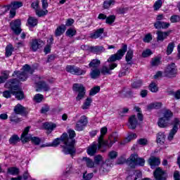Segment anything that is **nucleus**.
<instances>
[{
    "mask_svg": "<svg viewBox=\"0 0 180 180\" xmlns=\"http://www.w3.org/2000/svg\"><path fill=\"white\" fill-rule=\"evenodd\" d=\"M68 134L63 133L61 136V141L63 143L62 148L65 154H70V155H72V154H75V147H74L75 144V139H74L76 136L75 131L69 129Z\"/></svg>",
    "mask_w": 180,
    "mask_h": 180,
    "instance_id": "nucleus-1",
    "label": "nucleus"
},
{
    "mask_svg": "<svg viewBox=\"0 0 180 180\" xmlns=\"http://www.w3.org/2000/svg\"><path fill=\"white\" fill-rule=\"evenodd\" d=\"M101 135L98 138V150H101L102 147H108L110 148V147L115 144V142L117 141L119 135L116 132H113L109 137L110 143L108 141H103V136L108 133V128L105 127L101 129Z\"/></svg>",
    "mask_w": 180,
    "mask_h": 180,
    "instance_id": "nucleus-2",
    "label": "nucleus"
},
{
    "mask_svg": "<svg viewBox=\"0 0 180 180\" xmlns=\"http://www.w3.org/2000/svg\"><path fill=\"white\" fill-rule=\"evenodd\" d=\"M174 116L172 112L169 110H165L162 112V116L158 120V125L161 129H167L172 124L171 123V118Z\"/></svg>",
    "mask_w": 180,
    "mask_h": 180,
    "instance_id": "nucleus-3",
    "label": "nucleus"
},
{
    "mask_svg": "<svg viewBox=\"0 0 180 180\" xmlns=\"http://www.w3.org/2000/svg\"><path fill=\"white\" fill-rule=\"evenodd\" d=\"M34 72V70L30 68V65L26 64L22 68V72L20 71H14L13 77H17L19 81H26L29 75H32Z\"/></svg>",
    "mask_w": 180,
    "mask_h": 180,
    "instance_id": "nucleus-4",
    "label": "nucleus"
},
{
    "mask_svg": "<svg viewBox=\"0 0 180 180\" xmlns=\"http://www.w3.org/2000/svg\"><path fill=\"white\" fill-rule=\"evenodd\" d=\"M29 131H30V127H25L20 137L22 143H27L28 141H32V144L39 146V144H40L41 142L40 138L29 135Z\"/></svg>",
    "mask_w": 180,
    "mask_h": 180,
    "instance_id": "nucleus-5",
    "label": "nucleus"
},
{
    "mask_svg": "<svg viewBox=\"0 0 180 180\" xmlns=\"http://www.w3.org/2000/svg\"><path fill=\"white\" fill-rule=\"evenodd\" d=\"M128 164L130 168H136V165L144 167L146 160L143 158H139V155H137V153H134L128 158Z\"/></svg>",
    "mask_w": 180,
    "mask_h": 180,
    "instance_id": "nucleus-6",
    "label": "nucleus"
},
{
    "mask_svg": "<svg viewBox=\"0 0 180 180\" xmlns=\"http://www.w3.org/2000/svg\"><path fill=\"white\" fill-rule=\"evenodd\" d=\"M72 90L74 92H77V96L76 97V101H79L85 98V94H86V90L85 86L82 84L75 83L72 86Z\"/></svg>",
    "mask_w": 180,
    "mask_h": 180,
    "instance_id": "nucleus-7",
    "label": "nucleus"
},
{
    "mask_svg": "<svg viewBox=\"0 0 180 180\" xmlns=\"http://www.w3.org/2000/svg\"><path fill=\"white\" fill-rule=\"evenodd\" d=\"M126 51H127V44H122V49L118 50L115 54L112 55L108 58V62L113 63L115 61L122 60V58H123V56H124V54H126Z\"/></svg>",
    "mask_w": 180,
    "mask_h": 180,
    "instance_id": "nucleus-8",
    "label": "nucleus"
},
{
    "mask_svg": "<svg viewBox=\"0 0 180 180\" xmlns=\"http://www.w3.org/2000/svg\"><path fill=\"white\" fill-rule=\"evenodd\" d=\"M112 167H113V162L110 159H107L100 166L98 171L100 175H105V174H108V172L110 171V168H112Z\"/></svg>",
    "mask_w": 180,
    "mask_h": 180,
    "instance_id": "nucleus-9",
    "label": "nucleus"
},
{
    "mask_svg": "<svg viewBox=\"0 0 180 180\" xmlns=\"http://www.w3.org/2000/svg\"><path fill=\"white\" fill-rule=\"evenodd\" d=\"M177 72L178 70L176 69L175 63H171L166 68L165 74L166 77H168V78H174V77H176Z\"/></svg>",
    "mask_w": 180,
    "mask_h": 180,
    "instance_id": "nucleus-10",
    "label": "nucleus"
},
{
    "mask_svg": "<svg viewBox=\"0 0 180 180\" xmlns=\"http://www.w3.org/2000/svg\"><path fill=\"white\" fill-rule=\"evenodd\" d=\"M66 71L67 72H70V74H72L73 75H84V74H86V71L78 67H75L74 65H68L66 67Z\"/></svg>",
    "mask_w": 180,
    "mask_h": 180,
    "instance_id": "nucleus-11",
    "label": "nucleus"
},
{
    "mask_svg": "<svg viewBox=\"0 0 180 180\" xmlns=\"http://www.w3.org/2000/svg\"><path fill=\"white\" fill-rule=\"evenodd\" d=\"M153 175L155 179L156 180H167V178H168V174H167V172L162 170L161 167L156 168L155 172H153Z\"/></svg>",
    "mask_w": 180,
    "mask_h": 180,
    "instance_id": "nucleus-12",
    "label": "nucleus"
},
{
    "mask_svg": "<svg viewBox=\"0 0 180 180\" xmlns=\"http://www.w3.org/2000/svg\"><path fill=\"white\" fill-rule=\"evenodd\" d=\"M86 124H88V118L86 117V116L83 115L77 122L75 130H77V131H82V130H84Z\"/></svg>",
    "mask_w": 180,
    "mask_h": 180,
    "instance_id": "nucleus-13",
    "label": "nucleus"
},
{
    "mask_svg": "<svg viewBox=\"0 0 180 180\" xmlns=\"http://www.w3.org/2000/svg\"><path fill=\"white\" fill-rule=\"evenodd\" d=\"M22 22L19 19L11 22L10 26L11 27V30H13L15 34H20V33H22V28H20Z\"/></svg>",
    "mask_w": 180,
    "mask_h": 180,
    "instance_id": "nucleus-14",
    "label": "nucleus"
},
{
    "mask_svg": "<svg viewBox=\"0 0 180 180\" xmlns=\"http://www.w3.org/2000/svg\"><path fill=\"white\" fill-rule=\"evenodd\" d=\"M44 45V43L43 41L40 39H32L30 42V50L32 51H36L39 49H41V47H43Z\"/></svg>",
    "mask_w": 180,
    "mask_h": 180,
    "instance_id": "nucleus-15",
    "label": "nucleus"
},
{
    "mask_svg": "<svg viewBox=\"0 0 180 180\" xmlns=\"http://www.w3.org/2000/svg\"><path fill=\"white\" fill-rule=\"evenodd\" d=\"M5 88H7V89H10V91H12V92H13L14 91H18V89H19V86H18V79H11L7 83H6Z\"/></svg>",
    "mask_w": 180,
    "mask_h": 180,
    "instance_id": "nucleus-16",
    "label": "nucleus"
},
{
    "mask_svg": "<svg viewBox=\"0 0 180 180\" xmlns=\"http://www.w3.org/2000/svg\"><path fill=\"white\" fill-rule=\"evenodd\" d=\"M172 33V30H169L167 32H162V31H157L156 34H157V40L158 41H164V40H165V39H167V37L168 36H169L170 34Z\"/></svg>",
    "mask_w": 180,
    "mask_h": 180,
    "instance_id": "nucleus-17",
    "label": "nucleus"
},
{
    "mask_svg": "<svg viewBox=\"0 0 180 180\" xmlns=\"http://www.w3.org/2000/svg\"><path fill=\"white\" fill-rule=\"evenodd\" d=\"M148 162L150 166V168L154 169L155 167H158V165L161 164V160H160V158H157L155 156H150L148 160Z\"/></svg>",
    "mask_w": 180,
    "mask_h": 180,
    "instance_id": "nucleus-18",
    "label": "nucleus"
},
{
    "mask_svg": "<svg viewBox=\"0 0 180 180\" xmlns=\"http://www.w3.org/2000/svg\"><path fill=\"white\" fill-rule=\"evenodd\" d=\"M116 67H117V63H112L109 65V68H108L107 66H103V68H101V72L103 75H110L112 74V72L110 71H112V70H115Z\"/></svg>",
    "mask_w": 180,
    "mask_h": 180,
    "instance_id": "nucleus-19",
    "label": "nucleus"
},
{
    "mask_svg": "<svg viewBox=\"0 0 180 180\" xmlns=\"http://www.w3.org/2000/svg\"><path fill=\"white\" fill-rule=\"evenodd\" d=\"M98 148H99V145H98L96 142H94L87 148V154L91 157L95 155V154H96V151H98Z\"/></svg>",
    "mask_w": 180,
    "mask_h": 180,
    "instance_id": "nucleus-20",
    "label": "nucleus"
},
{
    "mask_svg": "<svg viewBox=\"0 0 180 180\" xmlns=\"http://www.w3.org/2000/svg\"><path fill=\"white\" fill-rule=\"evenodd\" d=\"M138 122L136 115H131L129 118L128 127L131 130H134L137 127Z\"/></svg>",
    "mask_w": 180,
    "mask_h": 180,
    "instance_id": "nucleus-21",
    "label": "nucleus"
},
{
    "mask_svg": "<svg viewBox=\"0 0 180 180\" xmlns=\"http://www.w3.org/2000/svg\"><path fill=\"white\" fill-rule=\"evenodd\" d=\"M13 110L15 115H26V108L23 107V105L20 104H17L14 107Z\"/></svg>",
    "mask_w": 180,
    "mask_h": 180,
    "instance_id": "nucleus-22",
    "label": "nucleus"
},
{
    "mask_svg": "<svg viewBox=\"0 0 180 180\" xmlns=\"http://www.w3.org/2000/svg\"><path fill=\"white\" fill-rule=\"evenodd\" d=\"M143 174L140 170H133L131 174L127 177V180H137L138 178H141Z\"/></svg>",
    "mask_w": 180,
    "mask_h": 180,
    "instance_id": "nucleus-23",
    "label": "nucleus"
},
{
    "mask_svg": "<svg viewBox=\"0 0 180 180\" xmlns=\"http://www.w3.org/2000/svg\"><path fill=\"white\" fill-rule=\"evenodd\" d=\"M169 26H170L169 22H165L162 21H156L154 23V27L156 29H168Z\"/></svg>",
    "mask_w": 180,
    "mask_h": 180,
    "instance_id": "nucleus-24",
    "label": "nucleus"
},
{
    "mask_svg": "<svg viewBox=\"0 0 180 180\" xmlns=\"http://www.w3.org/2000/svg\"><path fill=\"white\" fill-rule=\"evenodd\" d=\"M37 85L38 86V89H37V91H40V89H43L45 91V92H48V91H50V86L49 84H46L45 82H39L37 83Z\"/></svg>",
    "mask_w": 180,
    "mask_h": 180,
    "instance_id": "nucleus-25",
    "label": "nucleus"
},
{
    "mask_svg": "<svg viewBox=\"0 0 180 180\" xmlns=\"http://www.w3.org/2000/svg\"><path fill=\"white\" fill-rule=\"evenodd\" d=\"M99 65H101V60L99 59H93L89 64V67L91 70L98 69Z\"/></svg>",
    "mask_w": 180,
    "mask_h": 180,
    "instance_id": "nucleus-26",
    "label": "nucleus"
},
{
    "mask_svg": "<svg viewBox=\"0 0 180 180\" xmlns=\"http://www.w3.org/2000/svg\"><path fill=\"white\" fill-rule=\"evenodd\" d=\"M90 51L96 54H101V53L105 51V49L101 46H90Z\"/></svg>",
    "mask_w": 180,
    "mask_h": 180,
    "instance_id": "nucleus-27",
    "label": "nucleus"
},
{
    "mask_svg": "<svg viewBox=\"0 0 180 180\" xmlns=\"http://www.w3.org/2000/svg\"><path fill=\"white\" fill-rule=\"evenodd\" d=\"M66 30L67 27H65V25H61L60 26L58 27L55 30V36L56 37L61 36V34H63Z\"/></svg>",
    "mask_w": 180,
    "mask_h": 180,
    "instance_id": "nucleus-28",
    "label": "nucleus"
},
{
    "mask_svg": "<svg viewBox=\"0 0 180 180\" xmlns=\"http://www.w3.org/2000/svg\"><path fill=\"white\" fill-rule=\"evenodd\" d=\"M103 32H105V30L103 28H100V29L96 30V32L94 33H91L90 34V38L91 39H98V38H99L100 36H102V34H103Z\"/></svg>",
    "mask_w": 180,
    "mask_h": 180,
    "instance_id": "nucleus-29",
    "label": "nucleus"
},
{
    "mask_svg": "<svg viewBox=\"0 0 180 180\" xmlns=\"http://www.w3.org/2000/svg\"><path fill=\"white\" fill-rule=\"evenodd\" d=\"M82 161H84L87 168H94L95 167V162L89 158L84 157Z\"/></svg>",
    "mask_w": 180,
    "mask_h": 180,
    "instance_id": "nucleus-30",
    "label": "nucleus"
},
{
    "mask_svg": "<svg viewBox=\"0 0 180 180\" xmlns=\"http://www.w3.org/2000/svg\"><path fill=\"white\" fill-rule=\"evenodd\" d=\"M12 95H14L18 101H22L25 98V94H23V91H19V89L18 90H14L12 91Z\"/></svg>",
    "mask_w": 180,
    "mask_h": 180,
    "instance_id": "nucleus-31",
    "label": "nucleus"
},
{
    "mask_svg": "<svg viewBox=\"0 0 180 180\" xmlns=\"http://www.w3.org/2000/svg\"><path fill=\"white\" fill-rule=\"evenodd\" d=\"M162 106V103H152L147 106L148 110H153V109H160Z\"/></svg>",
    "mask_w": 180,
    "mask_h": 180,
    "instance_id": "nucleus-32",
    "label": "nucleus"
},
{
    "mask_svg": "<svg viewBox=\"0 0 180 180\" xmlns=\"http://www.w3.org/2000/svg\"><path fill=\"white\" fill-rule=\"evenodd\" d=\"M101 70L99 69H91V72H90L91 78L93 79H96V78H99L101 76Z\"/></svg>",
    "mask_w": 180,
    "mask_h": 180,
    "instance_id": "nucleus-33",
    "label": "nucleus"
},
{
    "mask_svg": "<svg viewBox=\"0 0 180 180\" xmlns=\"http://www.w3.org/2000/svg\"><path fill=\"white\" fill-rule=\"evenodd\" d=\"M176 131H178V127L174 126L173 128L171 129L168 136L169 141H172V140L174 139V136L176 134Z\"/></svg>",
    "mask_w": 180,
    "mask_h": 180,
    "instance_id": "nucleus-34",
    "label": "nucleus"
},
{
    "mask_svg": "<svg viewBox=\"0 0 180 180\" xmlns=\"http://www.w3.org/2000/svg\"><path fill=\"white\" fill-rule=\"evenodd\" d=\"M91 103H92V98L88 97L85 100V101L83 103V105H82V109H83L84 110H85L86 109H89V106H91Z\"/></svg>",
    "mask_w": 180,
    "mask_h": 180,
    "instance_id": "nucleus-35",
    "label": "nucleus"
},
{
    "mask_svg": "<svg viewBox=\"0 0 180 180\" xmlns=\"http://www.w3.org/2000/svg\"><path fill=\"white\" fill-rule=\"evenodd\" d=\"M157 141L160 144L165 143V134L164 132H159L157 136Z\"/></svg>",
    "mask_w": 180,
    "mask_h": 180,
    "instance_id": "nucleus-36",
    "label": "nucleus"
},
{
    "mask_svg": "<svg viewBox=\"0 0 180 180\" xmlns=\"http://www.w3.org/2000/svg\"><path fill=\"white\" fill-rule=\"evenodd\" d=\"M22 6H23L22 1H13L10 5V8L14 10L19 9V8H22Z\"/></svg>",
    "mask_w": 180,
    "mask_h": 180,
    "instance_id": "nucleus-37",
    "label": "nucleus"
},
{
    "mask_svg": "<svg viewBox=\"0 0 180 180\" xmlns=\"http://www.w3.org/2000/svg\"><path fill=\"white\" fill-rule=\"evenodd\" d=\"M44 127L46 130H51V131H53V130L57 127V124L52 122H46L44 124Z\"/></svg>",
    "mask_w": 180,
    "mask_h": 180,
    "instance_id": "nucleus-38",
    "label": "nucleus"
},
{
    "mask_svg": "<svg viewBox=\"0 0 180 180\" xmlns=\"http://www.w3.org/2000/svg\"><path fill=\"white\" fill-rule=\"evenodd\" d=\"M8 174H10V175H19L20 171L19 170V168L17 167H9L7 169Z\"/></svg>",
    "mask_w": 180,
    "mask_h": 180,
    "instance_id": "nucleus-39",
    "label": "nucleus"
},
{
    "mask_svg": "<svg viewBox=\"0 0 180 180\" xmlns=\"http://www.w3.org/2000/svg\"><path fill=\"white\" fill-rule=\"evenodd\" d=\"M13 46L12 44H8L6 47V57H11L12 56V53H13Z\"/></svg>",
    "mask_w": 180,
    "mask_h": 180,
    "instance_id": "nucleus-40",
    "label": "nucleus"
},
{
    "mask_svg": "<svg viewBox=\"0 0 180 180\" xmlns=\"http://www.w3.org/2000/svg\"><path fill=\"white\" fill-rule=\"evenodd\" d=\"M20 140V139L19 138V136L14 134L13 135L10 139H9V143L12 144L13 146H15L16 144H18V142Z\"/></svg>",
    "mask_w": 180,
    "mask_h": 180,
    "instance_id": "nucleus-41",
    "label": "nucleus"
},
{
    "mask_svg": "<svg viewBox=\"0 0 180 180\" xmlns=\"http://www.w3.org/2000/svg\"><path fill=\"white\" fill-rule=\"evenodd\" d=\"M58 144H61V147H63V146H64V143L61 141V136L60 138H57L52 143L48 145L49 147L50 146H53V147H57V146H58Z\"/></svg>",
    "mask_w": 180,
    "mask_h": 180,
    "instance_id": "nucleus-42",
    "label": "nucleus"
},
{
    "mask_svg": "<svg viewBox=\"0 0 180 180\" xmlns=\"http://www.w3.org/2000/svg\"><path fill=\"white\" fill-rule=\"evenodd\" d=\"M27 23L30 27H34V26L37 25V19L33 17H30L27 20Z\"/></svg>",
    "mask_w": 180,
    "mask_h": 180,
    "instance_id": "nucleus-43",
    "label": "nucleus"
},
{
    "mask_svg": "<svg viewBox=\"0 0 180 180\" xmlns=\"http://www.w3.org/2000/svg\"><path fill=\"white\" fill-rule=\"evenodd\" d=\"M141 85H143V80L138 79L132 83L131 88H134V89H138V88H141Z\"/></svg>",
    "mask_w": 180,
    "mask_h": 180,
    "instance_id": "nucleus-44",
    "label": "nucleus"
},
{
    "mask_svg": "<svg viewBox=\"0 0 180 180\" xmlns=\"http://www.w3.org/2000/svg\"><path fill=\"white\" fill-rule=\"evenodd\" d=\"M75 34H77V30L74 28H69L66 31V36H68V37H74Z\"/></svg>",
    "mask_w": 180,
    "mask_h": 180,
    "instance_id": "nucleus-45",
    "label": "nucleus"
},
{
    "mask_svg": "<svg viewBox=\"0 0 180 180\" xmlns=\"http://www.w3.org/2000/svg\"><path fill=\"white\" fill-rule=\"evenodd\" d=\"M101 91V86H96L93 87L89 92L90 96H94V95H96L99 91Z\"/></svg>",
    "mask_w": 180,
    "mask_h": 180,
    "instance_id": "nucleus-46",
    "label": "nucleus"
},
{
    "mask_svg": "<svg viewBox=\"0 0 180 180\" xmlns=\"http://www.w3.org/2000/svg\"><path fill=\"white\" fill-rule=\"evenodd\" d=\"M116 1L115 0H108V1H105L103 3V8L105 9H108V8H110V6L115 5Z\"/></svg>",
    "mask_w": 180,
    "mask_h": 180,
    "instance_id": "nucleus-47",
    "label": "nucleus"
},
{
    "mask_svg": "<svg viewBox=\"0 0 180 180\" xmlns=\"http://www.w3.org/2000/svg\"><path fill=\"white\" fill-rule=\"evenodd\" d=\"M115 20H116V15H111L107 17L105 20V23H107V25H112V23L115 22Z\"/></svg>",
    "mask_w": 180,
    "mask_h": 180,
    "instance_id": "nucleus-48",
    "label": "nucleus"
},
{
    "mask_svg": "<svg viewBox=\"0 0 180 180\" xmlns=\"http://www.w3.org/2000/svg\"><path fill=\"white\" fill-rule=\"evenodd\" d=\"M133 58V50L129 49L125 56L126 61L130 63Z\"/></svg>",
    "mask_w": 180,
    "mask_h": 180,
    "instance_id": "nucleus-49",
    "label": "nucleus"
},
{
    "mask_svg": "<svg viewBox=\"0 0 180 180\" xmlns=\"http://www.w3.org/2000/svg\"><path fill=\"white\" fill-rule=\"evenodd\" d=\"M174 47H175V44L174 42H171L168 44L167 49V56H169V54L172 53V51H174Z\"/></svg>",
    "mask_w": 180,
    "mask_h": 180,
    "instance_id": "nucleus-50",
    "label": "nucleus"
},
{
    "mask_svg": "<svg viewBox=\"0 0 180 180\" xmlns=\"http://www.w3.org/2000/svg\"><path fill=\"white\" fill-rule=\"evenodd\" d=\"M162 6V0H158L153 4L154 11H160V8Z\"/></svg>",
    "mask_w": 180,
    "mask_h": 180,
    "instance_id": "nucleus-51",
    "label": "nucleus"
},
{
    "mask_svg": "<svg viewBox=\"0 0 180 180\" xmlns=\"http://www.w3.org/2000/svg\"><path fill=\"white\" fill-rule=\"evenodd\" d=\"M117 155H118V153L115 150H110L108 153V158H109V160H116V158H117Z\"/></svg>",
    "mask_w": 180,
    "mask_h": 180,
    "instance_id": "nucleus-52",
    "label": "nucleus"
},
{
    "mask_svg": "<svg viewBox=\"0 0 180 180\" xmlns=\"http://www.w3.org/2000/svg\"><path fill=\"white\" fill-rule=\"evenodd\" d=\"M149 89L150 90V92H158V86L155 82H152L149 85Z\"/></svg>",
    "mask_w": 180,
    "mask_h": 180,
    "instance_id": "nucleus-53",
    "label": "nucleus"
},
{
    "mask_svg": "<svg viewBox=\"0 0 180 180\" xmlns=\"http://www.w3.org/2000/svg\"><path fill=\"white\" fill-rule=\"evenodd\" d=\"M101 162L103 163V157L101 155H97L94 157V164H96V165H99Z\"/></svg>",
    "mask_w": 180,
    "mask_h": 180,
    "instance_id": "nucleus-54",
    "label": "nucleus"
},
{
    "mask_svg": "<svg viewBox=\"0 0 180 180\" xmlns=\"http://www.w3.org/2000/svg\"><path fill=\"white\" fill-rule=\"evenodd\" d=\"M36 15H37V16H39V18H41V16H45V15H47V13H49V11L45 10H40V9H37L35 11Z\"/></svg>",
    "mask_w": 180,
    "mask_h": 180,
    "instance_id": "nucleus-55",
    "label": "nucleus"
},
{
    "mask_svg": "<svg viewBox=\"0 0 180 180\" xmlns=\"http://www.w3.org/2000/svg\"><path fill=\"white\" fill-rule=\"evenodd\" d=\"M43 99H44V96H43V95L40 94H36L34 97V101H35V102H37V103H40V102H41Z\"/></svg>",
    "mask_w": 180,
    "mask_h": 180,
    "instance_id": "nucleus-56",
    "label": "nucleus"
},
{
    "mask_svg": "<svg viewBox=\"0 0 180 180\" xmlns=\"http://www.w3.org/2000/svg\"><path fill=\"white\" fill-rule=\"evenodd\" d=\"M92 178H94V173L88 174V172H85L83 174V179L84 180H91V179H92Z\"/></svg>",
    "mask_w": 180,
    "mask_h": 180,
    "instance_id": "nucleus-57",
    "label": "nucleus"
},
{
    "mask_svg": "<svg viewBox=\"0 0 180 180\" xmlns=\"http://www.w3.org/2000/svg\"><path fill=\"white\" fill-rule=\"evenodd\" d=\"M9 119L11 122H13L14 123H19V122H20V119L16 117V114L15 113H13L11 116L9 117Z\"/></svg>",
    "mask_w": 180,
    "mask_h": 180,
    "instance_id": "nucleus-58",
    "label": "nucleus"
},
{
    "mask_svg": "<svg viewBox=\"0 0 180 180\" xmlns=\"http://www.w3.org/2000/svg\"><path fill=\"white\" fill-rule=\"evenodd\" d=\"M170 22L172 23H177V22H180V16L176 15H172L170 18Z\"/></svg>",
    "mask_w": 180,
    "mask_h": 180,
    "instance_id": "nucleus-59",
    "label": "nucleus"
},
{
    "mask_svg": "<svg viewBox=\"0 0 180 180\" xmlns=\"http://www.w3.org/2000/svg\"><path fill=\"white\" fill-rule=\"evenodd\" d=\"M144 43H150L153 40V35L151 34L148 33L146 35H145L143 38Z\"/></svg>",
    "mask_w": 180,
    "mask_h": 180,
    "instance_id": "nucleus-60",
    "label": "nucleus"
},
{
    "mask_svg": "<svg viewBox=\"0 0 180 180\" xmlns=\"http://www.w3.org/2000/svg\"><path fill=\"white\" fill-rule=\"evenodd\" d=\"M161 63V60L158 58H155L152 60L151 65L153 67H157V65H160Z\"/></svg>",
    "mask_w": 180,
    "mask_h": 180,
    "instance_id": "nucleus-61",
    "label": "nucleus"
},
{
    "mask_svg": "<svg viewBox=\"0 0 180 180\" xmlns=\"http://www.w3.org/2000/svg\"><path fill=\"white\" fill-rule=\"evenodd\" d=\"M133 96H134V93L131 89L127 90L124 94V98H133Z\"/></svg>",
    "mask_w": 180,
    "mask_h": 180,
    "instance_id": "nucleus-62",
    "label": "nucleus"
},
{
    "mask_svg": "<svg viewBox=\"0 0 180 180\" xmlns=\"http://www.w3.org/2000/svg\"><path fill=\"white\" fill-rule=\"evenodd\" d=\"M151 54H153V52H151V50L150 49H146V51H144L142 53V57L146 58L147 57H150V56H151Z\"/></svg>",
    "mask_w": 180,
    "mask_h": 180,
    "instance_id": "nucleus-63",
    "label": "nucleus"
},
{
    "mask_svg": "<svg viewBox=\"0 0 180 180\" xmlns=\"http://www.w3.org/2000/svg\"><path fill=\"white\" fill-rule=\"evenodd\" d=\"M11 95H12V90L5 91L3 92V96H4V98H6L7 99L8 98H11Z\"/></svg>",
    "mask_w": 180,
    "mask_h": 180,
    "instance_id": "nucleus-64",
    "label": "nucleus"
}]
</instances>
